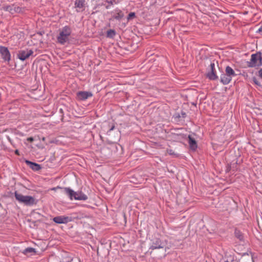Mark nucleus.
I'll return each instance as SVG.
<instances>
[{
    "mask_svg": "<svg viewBox=\"0 0 262 262\" xmlns=\"http://www.w3.org/2000/svg\"><path fill=\"white\" fill-rule=\"evenodd\" d=\"M16 200L20 203L27 206H32L37 203L35 199L30 195H24L23 194L15 191L14 193Z\"/></svg>",
    "mask_w": 262,
    "mask_h": 262,
    "instance_id": "1",
    "label": "nucleus"
},
{
    "mask_svg": "<svg viewBox=\"0 0 262 262\" xmlns=\"http://www.w3.org/2000/svg\"><path fill=\"white\" fill-rule=\"evenodd\" d=\"M71 34V28L69 27L65 26L59 31V35L57 37V41L61 45H64L69 40Z\"/></svg>",
    "mask_w": 262,
    "mask_h": 262,
    "instance_id": "2",
    "label": "nucleus"
},
{
    "mask_svg": "<svg viewBox=\"0 0 262 262\" xmlns=\"http://www.w3.org/2000/svg\"><path fill=\"white\" fill-rule=\"evenodd\" d=\"M63 190L64 193L70 197L71 200H73L74 198L75 200H77L85 201L88 199L86 195L81 191L75 192L69 188H64Z\"/></svg>",
    "mask_w": 262,
    "mask_h": 262,
    "instance_id": "3",
    "label": "nucleus"
},
{
    "mask_svg": "<svg viewBox=\"0 0 262 262\" xmlns=\"http://www.w3.org/2000/svg\"><path fill=\"white\" fill-rule=\"evenodd\" d=\"M261 64V57L260 53L252 54L250 61L248 62L249 67H253L259 66Z\"/></svg>",
    "mask_w": 262,
    "mask_h": 262,
    "instance_id": "4",
    "label": "nucleus"
},
{
    "mask_svg": "<svg viewBox=\"0 0 262 262\" xmlns=\"http://www.w3.org/2000/svg\"><path fill=\"white\" fill-rule=\"evenodd\" d=\"M33 53V52L31 50H20L17 54V57L20 60L24 61L28 58Z\"/></svg>",
    "mask_w": 262,
    "mask_h": 262,
    "instance_id": "5",
    "label": "nucleus"
},
{
    "mask_svg": "<svg viewBox=\"0 0 262 262\" xmlns=\"http://www.w3.org/2000/svg\"><path fill=\"white\" fill-rule=\"evenodd\" d=\"M0 53L4 60L9 61L11 58L10 53L8 49L4 47H0Z\"/></svg>",
    "mask_w": 262,
    "mask_h": 262,
    "instance_id": "6",
    "label": "nucleus"
},
{
    "mask_svg": "<svg viewBox=\"0 0 262 262\" xmlns=\"http://www.w3.org/2000/svg\"><path fill=\"white\" fill-rule=\"evenodd\" d=\"M53 221L57 224H66L71 221L70 217L65 216H58L53 218Z\"/></svg>",
    "mask_w": 262,
    "mask_h": 262,
    "instance_id": "7",
    "label": "nucleus"
},
{
    "mask_svg": "<svg viewBox=\"0 0 262 262\" xmlns=\"http://www.w3.org/2000/svg\"><path fill=\"white\" fill-rule=\"evenodd\" d=\"M92 95V93L90 92L80 91L77 93V98L80 100H86Z\"/></svg>",
    "mask_w": 262,
    "mask_h": 262,
    "instance_id": "8",
    "label": "nucleus"
},
{
    "mask_svg": "<svg viewBox=\"0 0 262 262\" xmlns=\"http://www.w3.org/2000/svg\"><path fill=\"white\" fill-rule=\"evenodd\" d=\"M215 65L214 63H211L210 64V72L207 73V77H208L210 80H215L217 78V76L215 73Z\"/></svg>",
    "mask_w": 262,
    "mask_h": 262,
    "instance_id": "9",
    "label": "nucleus"
},
{
    "mask_svg": "<svg viewBox=\"0 0 262 262\" xmlns=\"http://www.w3.org/2000/svg\"><path fill=\"white\" fill-rule=\"evenodd\" d=\"M188 143L191 149L195 150L198 147L196 142L195 140L190 135L188 136Z\"/></svg>",
    "mask_w": 262,
    "mask_h": 262,
    "instance_id": "10",
    "label": "nucleus"
},
{
    "mask_svg": "<svg viewBox=\"0 0 262 262\" xmlns=\"http://www.w3.org/2000/svg\"><path fill=\"white\" fill-rule=\"evenodd\" d=\"M113 13H114V15H113V18L116 19H117V20H120L124 16L123 13L120 9H115L113 11Z\"/></svg>",
    "mask_w": 262,
    "mask_h": 262,
    "instance_id": "11",
    "label": "nucleus"
},
{
    "mask_svg": "<svg viewBox=\"0 0 262 262\" xmlns=\"http://www.w3.org/2000/svg\"><path fill=\"white\" fill-rule=\"evenodd\" d=\"M241 262H253V257L248 253L244 254L241 259Z\"/></svg>",
    "mask_w": 262,
    "mask_h": 262,
    "instance_id": "12",
    "label": "nucleus"
},
{
    "mask_svg": "<svg viewBox=\"0 0 262 262\" xmlns=\"http://www.w3.org/2000/svg\"><path fill=\"white\" fill-rule=\"evenodd\" d=\"M26 163L30 166V167L35 171L39 170L41 169L40 166L36 163L30 162L29 161L26 160Z\"/></svg>",
    "mask_w": 262,
    "mask_h": 262,
    "instance_id": "13",
    "label": "nucleus"
},
{
    "mask_svg": "<svg viewBox=\"0 0 262 262\" xmlns=\"http://www.w3.org/2000/svg\"><path fill=\"white\" fill-rule=\"evenodd\" d=\"M231 78V77L225 73L221 75V81L224 84H227L230 82Z\"/></svg>",
    "mask_w": 262,
    "mask_h": 262,
    "instance_id": "14",
    "label": "nucleus"
},
{
    "mask_svg": "<svg viewBox=\"0 0 262 262\" xmlns=\"http://www.w3.org/2000/svg\"><path fill=\"white\" fill-rule=\"evenodd\" d=\"M225 72L226 74L231 78L236 75L234 70L229 66H227L226 68Z\"/></svg>",
    "mask_w": 262,
    "mask_h": 262,
    "instance_id": "15",
    "label": "nucleus"
},
{
    "mask_svg": "<svg viewBox=\"0 0 262 262\" xmlns=\"http://www.w3.org/2000/svg\"><path fill=\"white\" fill-rule=\"evenodd\" d=\"M235 236L241 241H244V235L243 234L239 231V230L236 229L235 230Z\"/></svg>",
    "mask_w": 262,
    "mask_h": 262,
    "instance_id": "16",
    "label": "nucleus"
},
{
    "mask_svg": "<svg viewBox=\"0 0 262 262\" xmlns=\"http://www.w3.org/2000/svg\"><path fill=\"white\" fill-rule=\"evenodd\" d=\"M85 0H76L75 5L76 8L81 9L84 7Z\"/></svg>",
    "mask_w": 262,
    "mask_h": 262,
    "instance_id": "17",
    "label": "nucleus"
},
{
    "mask_svg": "<svg viewBox=\"0 0 262 262\" xmlns=\"http://www.w3.org/2000/svg\"><path fill=\"white\" fill-rule=\"evenodd\" d=\"M167 152L170 155L172 156H178V154L176 152L175 150H173L172 149H167Z\"/></svg>",
    "mask_w": 262,
    "mask_h": 262,
    "instance_id": "18",
    "label": "nucleus"
},
{
    "mask_svg": "<svg viewBox=\"0 0 262 262\" xmlns=\"http://www.w3.org/2000/svg\"><path fill=\"white\" fill-rule=\"evenodd\" d=\"M115 35V32L113 30H110L107 32V36L109 37H113Z\"/></svg>",
    "mask_w": 262,
    "mask_h": 262,
    "instance_id": "19",
    "label": "nucleus"
},
{
    "mask_svg": "<svg viewBox=\"0 0 262 262\" xmlns=\"http://www.w3.org/2000/svg\"><path fill=\"white\" fill-rule=\"evenodd\" d=\"M32 252H35V249L32 248H26L24 251V253H25V254H27L28 253H32Z\"/></svg>",
    "mask_w": 262,
    "mask_h": 262,
    "instance_id": "20",
    "label": "nucleus"
},
{
    "mask_svg": "<svg viewBox=\"0 0 262 262\" xmlns=\"http://www.w3.org/2000/svg\"><path fill=\"white\" fill-rule=\"evenodd\" d=\"M135 17V13L134 12H130L127 17V20H129Z\"/></svg>",
    "mask_w": 262,
    "mask_h": 262,
    "instance_id": "21",
    "label": "nucleus"
},
{
    "mask_svg": "<svg viewBox=\"0 0 262 262\" xmlns=\"http://www.w3.org/2000/svg\"><path fill=\"white\" fill-rule=\"evenodd\" d=\"M258 76L260 79L262 78V69L258 71Z\"/></svg>",
    "mask_w": 262,
    "mask_h": 262,
    "instance_id": "22",
    "label": "nucleus"
},
{
    "mask_svg": "<svg viewBox=\"0 0 262 262\" xmlns=\"http://www.w3.org/2000/svg\"><path fill=\"white\" fill-rule=\"evenodd\" d=\"M27 140L29 142H33L34 141V138L33 137H29L27 139Z\"/></svg>",
    "mask_w": 262,
    "mask_h": 262,
    "instance_id": "23",
    "label": "nucleus"
},
{
    "mask_svg": "<svg viewBox=\"0 0 262 262\" xmlns=\"http://www.w3.org/2000/svg\"><path fill=\"white\" fill-rule=\"evenodd\" d=\"M68 262H80V261L78 259H71L70 261Z\"/></svg>",
    "mask_w": 262,
    "mask_h": 262,
    "instance_id": "24",
    "label": "nucleus"
},
{
    "mask_svg": "<svg viewBox=\"0 0 262 262\" xmlns=\"http://www.w3.org/2000/svg\"><path fill=\"white\" fill-rule=\"evenodd\" d=\"M262 32V25L260 26V27L259 28L257 32Z\"/></svg>",
    "mask_w": 262,
    "mask_h": 262,
    "instance_id": "25",
    "label": "nucleus"
},
{
    "mask_svg": "<svg viewBox=\"0 0 262 262\" xmlns=\"http://www.w3.org/2000/svg\"><path fill=\"white\" fill-rule=\"evenodd\" d=\"M58 188H61V187H54V188H52V190H56L57 189H58Z\"/></svg>",
    "mask_w": 262,
    "mask_h": 262,
    "instance_id": "26",
    "label": "nucleus"
},
{
    "mask_svg": "<svg viewBox=\"0 0 262 262\" xmlns=\"http://www.w3.org/2000/svg\"><path fill=\"white\" fill-rule=\"evenodd\" d=\"M115 127V126L114 125H113L111 128H110V130L111 131V130H113L114 129Z\"/></svg>",
    "mask_w": 262,
    "mask_h": 262,
    "instance_id": "27",
    "label": "nucleus"
},
{
    "mask_svg": "<svg viewBox=\"0 0 262 262\" xmlns=\"http://www.w3.org/2000/svg\"><path fill=\"white\" fill-rule=\"evenodd\" d=\"M182 115L183 117H185L186 116V114L185 113H182Z\"/></svg>",
    "mask_w": 262,
    "mask_h": 262,
    "instance_id": "28",
    "label": "nucleus"
},
{
    "mask_svg": "<svg viewBox=\"0 0 262 262\" xmlns=\"http://www.w3.org/2000/svg\"><path fill=\"white\" fill-rule=\"evenodd\" d=\"M15 152L16 154L19 155V152H18V150H16Z\"/></svg>",
    "mask_w": 262,
    "mask_h": 262,
    "instance_id": "29",
    "label": "nucleus"
},
{
    "mask_svg": "<svg viewBox=\"0 0 262 262\" xmlns=\"http://www.w3.org/2000/svg\"><path fill=\"white\" fill-rule=\"evenodd\" d=\"M225 262H229V261H225Z\"/></svg>",
    "mask_w": 262,
    "mask_h": 262,
    "instance_id": "30",
    "label": "nucleus"
}]
</instances>
